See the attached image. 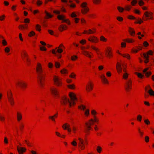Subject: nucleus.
<instances>
[{"mask_svg":"<svg viewBox=\"0 0 154 154\" xmlns=\"http://www.w3.org/2000/svg\"><path fill=\"white\" fill-rule=\"evenodd\" d=\"M35 29L36 31L38 32L41 31V26L38 24H36L35 26Z\"/></svg>","mask_w":154,"mask_h":154,"instance_id":"nucleus-48","label":"nucleus"},{"mask_svg":"<svg viewBox=\"0 0 154 154\" xmlns=\"http://www.w3.org/2000/svg\"><path fill=\"white\" fill-rule=\"evenodd\" d=\"M21 57L22 59L24 60L25 59H26L27 61H29V59L28 58V55L27 52L25 50H23L21 53Z\"/></svg>","mask_w":154,"mask_h":154,"instance_id":"nucleus-17","label":"nucleus"},{"mask_svg":"<svg viewBox=\"0 0 154 154\" xmlns=\"http://www.w3.org/2000/svg\"><path fill=\"white\" fill-rule=\"evenodd\" d=\"M70 16L72 18H76L77 17V15L74 12H72L70 15Z\"/></svg>","mask_w":154,"mask_h":154,"instance_id":"nucleus-60","label":"nucleus"},{"mask_svg":"<svg viewBox=\"0 0 154 154\" xmlns=\"http://www.w3.org/2000/svg\"><path fill=\"white\" fill-rule=\"evenodd\" d=\"M7 97L8 101L11 105L12 106H14L15 104V101L12 91L11 89H9L8 91Z\"/></svg>","mask_w":154,"mask_h":154,"instance_id":"nucleus-4","label":"nucleus"},{"mask_svg":"<svg viewBox=\"0 0 154 154\" xmlns=\"http://www.w3.org/2000/svg\"><path fill=\"white\" fill-rule=\"evenodd\" d=\"M143 22V21L140 18H139L136 20L134 22V23L141 24Z\"/></svg>","mask_w":154,"mask_h":154,"instance_id":"nucleus-52","label":"nucleus"},{"mask_svg":"<svg viewBox=\"0 0 154 154\" xmlns=\"http://www.w3.org/2000/svg\"><path fill=\"white\" fill-rule=\"evenodd\" d=\"M100 78L102 82L105 84H109V82L107 78L104 74H102L100 75Z\"/></svg>","mask_w":154,"mask_h":154,"instance_id":"nucleus-21","label":"nucleus"},{"mask_svg":"<svg viewBox=\"0 0 154 154\" xmlns=\"http://www.w3.org/2000/svg\"><path fill=\"white\" fill-rule=\"evenodd\" d=\"M17 150L19 154H23L26 152V149L25 147H17Z\"/></svg>","mask_w":154,"mask_h":154,"instance_id":"nucleus-26","label":"nucleus"},{"mask_svg":"<svg viewBox=\"0 0 154 154\" xmlns=\"http://www.w3.org/2000/svg\"><path fill=\"white\" fill-rule=\"evenodd\" d=\"M61 1L63 2L66 3L69 2V3L67 4V5L71 8H74L76 7L75 4L73 3L72 1L71 0H61Z\"/></svg>","mask_w":154,"mask_h":154,"instance_id":"nucleus-19","label":"nucleus"},{"mask_svg":"<svg viewBox=\"0 0 154 154\" xmlns=\"http://www.w3.org/2000/svg\"><path fill=\"white\" fill-rule=\"evenodd\" d=\"M53 81L55 85L58 87L62 86L63 83L61 78L58 76L54 75L53 77Z\"/></svg>","mask_w":154,"mask_h":154,"instance_id":"nucleus-6","label":"nucleus"},{"mask_svg":"<svg viewBox=\"0 0 154 154\" xmlns=\"http://www.w3.org/2000/svg\"><path fill=\"white\" fill-rule=\"evenodd\" d=\"M96 32V29L93 28L92 29H89L88 30H84L83 33L86 34H91L95 33Z\"/></svg>","mask_w":154,"mask_h":154,"instance_id":"nucleus-18","label":"nucleus"},{"mask_svg":"<svg viewBox=\"0 0 154 154\" xmlns=\"http://www.w3.org/2000/svg\"><path fill=\"white\" fill-rule=\"evenodd\" d=\"M132 87V81L131 79H129L126 82L125 85V89L127 91H129L131 90Z\"/></svg>","mask_w":154,"mask_h":154,"instance_id":"nucleus-8","label":"nucleus"},{"mask_svg":"<svg viewBox=\"0 0 154 154\" xmlns=\"http://www.w3.org/2000/svg\"><path fill=\"white\" fill-rule=\"evenodd\" d=\"M54 13L58 14L57 18L59 20H62V23H66L68 25H70L71 22L70 20L68 19H66V17L64 15L60 14V12L59 10H54Z\"/></svg>","mask_w":154,"mask_h":154,"instance_id":"nucleus-3","label":"nucleus"},{"mask_svg":"<svg viewBox=\"0 0 154 154\" xmlns=\"http://www.w3.org/2000/svg\"><path fill=\"white\" fill-rule=\"evenodd\" d=\"M58 113H57L53 116H49L48 119L52 121L55 122V119L58 117Z\"/></svg>","mask_w":154,"mask_h":154,"instance_id":"nucleus-27","label":"nucleus"},{"mask_svg":"<svg viewBox=\"0 0 154 154\" xmlns=\"http://www.w3.org/2000/svg\"><path fill=\"white\" fill-rule=\"evenodd\" d=\"M137 121L140 122H141L142 119V116L140 114H138L137 116Z\"/></svg>","mask_w":154,"mask_h":154,"instance_id":"nucleus-44","label":"nucleus"},{"mask_svg":"<svg viewBox=\"0 0 154 154\" xmlns=\"http://www.w3.org/2000/svg\"><path fill=\"white\" fill-rule=\"evenodd\" d=\"M54 65L55 67L57 68H59L61 66L60 63L58 62H55Z\"/></svg>","mask_w":154,"mask_h":154,"instance_id":"nucleus-57","label":"nucleus"},{"mask_svg":"<svg viewBox=\"0 0 154 154\" xmlns=\"http://www.w3.org/2000/svg\"><path fill=\"white\" fill-rule=\"evenodd\" d=\"M5 52L7 54H9V53L10 51V48L9 46H7L5 47L4 49Z\"/></svg>","mask_w":154,"mask_h":154,"instance_id":"nucleus-41","label":"nucleus"},{"mask_svg":"<svg viewBox=\"0 0 154 154\" xmlns=\"http://www.w3.org/2000/svg\"><path fill=\"white\" fill-rule=\"evenodd\" d=\"M100 41L103 42H106L107 41V39L103 35L100 37Z\"/></svg>","mask_w":154,"mask_h":154,"instance_id":"nucleus-46","label":"nucleus"},{"mask_svg":"<svg viewBox=\"0 0 154 154\" xmlns=\"http://www.w3.org/2000/svg\"><path fill=\"white\" fill-rule=\"evenodd\" d=\"M36 71L39 74H41L43 72L42 64L40 62H37L36 66Z\"/></svg>","mask_w":154,"mask_h":154,"instance_id":"nucleus-10","label":"nucleus"},{"mask_svg":"<svg viewBox=\"0 0 154 154\" xmlns=\"http://www.w3.org/2000/svg\"><path fill=\"white\" fill-rule=\"evenodd\" d=\"M91 115L93 116V118L94 117V116H97L96 115L97 114V113L94 109H92L91 111Z\"/></svg>","mask_w":154,"mask_h":154,"instance_id":"nucleus-39","label":"nucleus"},{"mask_svg":"<svg viewBox=\"0 0 154 154\" xmlns=\"http://www.w3.org/2000/svg\"><path fill=\"white\" fill-rule=\"evenodd\" d=\"M86 40L85 39H83L80 41V44L82 45H84L86 43Z\"/></svg>","mask_w":154,"mask_h":154,"instance_id":"nucleus-63","label":"nucleus"},{"mask_svg":"<svg viewBox=\"0 0 154 154\" xmlns=\"http://www.w3.org/2000/svg\"><path fill=\"white\" fill-rule=\"evenodd\" d=\"M5 118L4 116L1 113H0V121L4 122L5 121Z\"/></svg>","mask_w":154,"mask_h":154,"instance_id":"nucleus-50","label":"nucleus"},{"mask_svg":"<svg viewBox=\"0 0 154 154\" xmlns=\"http://www.w3.org/2000/svg\"><path fill=\"white\" fill-rule=\"evenodd\" d=\"M16 86L22 89H25L27 86L26 83L22 80H19L17 81L15 84Z\"/></svg>","mask_w":154,"mask_h":154,"instance_id":"nucleus-7","label":"nucleus"},{"mask_svg":"<svg viewBox=\"0 0 154 154\" xmlns=\"http://www.w3.org/2000/svg\"><path fill=\"white\" fill-rule=\"evenodd\" d=\"M56 135L58 137L64 139L66 137V135L64 134H61L58 131L55 132Z\"/></svg>","mask_w":154,"mask_h":154,"instance_id":"nucleus-34","label":"nucleus"},{"mask_svg":"<svg viewBox=\"0 0 154 154\" xmlns=\"http://www.w3.org/2000/svg\"><path fill=\"white\" fill-rule=\"evenodd\" d=\"M129 32L131 35L134 36L135 34V31L134 29L131 28H129Z\"/></svg>","mask_w":154,"mask_h":154,"instance_id":"nucleus-37","label":"nucleus"},{"mask_svg":"<svg viewBox=\"0 0 154 154\" xmlns=\"http://www.w3.org/2000/svg\"><path fill=\"white\" fill-rule=\"evenodd\" d=\"M68 95L70 99L69 101V107H71L76 104L78 99L76 94L74 92H69Z\"/></svg>","mask_w":154,"mask_h":154,"instance_id":"nucleus-1","label":"nucleus"},{"mask_svg":"<svg viewBox=\"0 0 154 154\" xmlns=\"http://www.w3.org/2000/svg\"><path fill=\"white\" fill-rule=\"evenodd\" d=\"M145 73V76L146 77H148L152 74V72L151 71H149V72H146Z\"/></svg>","mask_w":154,"mask_h":154,"instance_id":"nucleus-59","label":"nucleus"},{"mask_svg":"<svg viewBox=\"0 0 154 154\" xmlns=\"http://www.w3.org/2000/svg\"><path fill=\"white\" fill-rule=\"evenodd\" d=\"M116 69L118 73L120 74L122 72V66L121 63L117 62L116 63Z\"/></svg>","mask_w":154,"mask_h":154,"instance_id":"nucleus-25","label":"nucleus"},{"mask_svg":"<svg viewBox=\"0 0 154 154\" xmlns=\"http://www.w3.org/2000/svg\"><path fill=\"white\" fill-rule=\"evenodd\" d=\"M94 123L93 120L91 118L85 123L86 129L85 132L87 135H89L90 133V131L93 130L92 126L94 125Z\"/></svg>","mask_w":154,"mask_h":154,"instance_id":"nucleus-2","label":"nucleus"},{"mask_svg":"<svg viewBox=\"0 0 154 154\" xmlns=\"http://www.w3.org/2000/svg\"><path fill=\"white\" fill-rule=\"evenodd\" d=\"M123 41L128 43H133L135 42V40L133 38H127L123 40Z\"/></svg>","mask_w":154,"mask_h":154,"instance_id":"nucleus-28","label":"nucleus"},{"mask_svg":"<svg viewBox=\"0 0 154 154\" xmlns=\"http://www.w3.org/2000/svg\"><path fill=\"white\" fill-rule=\"evenodd\" d=\"M62 128L64 130H67L69 133H70L72 131L70 125L69 123H65L63 124L62 125Z\"/></svg>","mask_w":154,"mask_h":154,"instance_id":"nucleus-20","label":"nucleus"},{"mask_svg":"<svg viewBox=\"0 0 154 154\" xmlns=\"http://www.w3.org/2000/svg\"><path fill=\"white\" fill-rule=\"evenodd\" d=\"M127 18L130 20H134L136 18L132 15H128L127 16Z\"/></svg>","mask_w":154,"mask_h":154,"instance_id":"nucleus-64","label":"nucleus"},{"mask_svg":"<svg viewBox=\"0 0 154 154\" xmlns=\"http://www.w3.org/2000/svg\"><path fill=\"white\" fill-rule=\"evenodd\" d=\"M134 74L136 75L139 79H142L145 77L141 73L136 72H135Z\"/></svg>","mask_w":154,"mask_h":154,"instance_id":"nucleus-36","label":"nucleus"},{"mask_svg":"<svg viewBox=\"0 0 154 154\" xmlns=\"http://www.w3.org/2000/svg\"><path fill=\"white\" fill-rule=\"evenodd\" d=\"M57 49V53H61L63 52V49L65 48V47L63 44H60Z\"/></svg>","mask_w":154,"mask_h":154,"instance_id":"nucleus-23","label":"nucleus"},{"mask_svg":"<svg viewBox=\"0 0 154 154\" xmlns=\"http://www.w3.org/2000/svg\"><path fill=\"white\" fill-rule=\"evenodd\" d=\"M116 18L117 20L119 22H122L123 20V18L121 17L118 16Z\"/></svg>","mask_w":154,"mask_h":154,"instance_id":"nucleus-58","label":"nucleus"},{"mask_svg":"<svg viewBox=\"0 0 154 154\" xmlns=\"http://www.w3.org/2000/svg\"><path fill=\"white\" fill-rule=\"evenodd\" d=\"M92 119L93 120L94 123H98L99 122V120L97 116H94V117Z\"/></svg>","mask_w":154,"mask_h":154,"instance_id":"nucleus-56","label":"nucleus"},{"mask_svg":"<svg viewBox=\"0 0 154 154\" xmlns=\"http://www.w3.org/2000/svg\"><path fill=\"white\" fill-rule=\"evenodd\" d=\"M145 90L147 92L150 96L154 97V91L151 88L150 85H148L146 86Z\"/></svg>","mask_w":154,"mask_h":154,"instance_id":"nucleus-15","label":"nucleus"},{"mask_svg":"<svg viewBox=\"0 0 154 154\" xmlns=\"http://www.w3.org/2000/svg\"><path fill=\"white\" fill-rule=\"evenodd\" d=\"M78 108L81 110H84L86 109V107L83 104H81L79 106Z\"/></svg>","mask_w":154,"mask_h":154,"instance_id":"nucleus-47","label":"nucleus"},{"mask_svg":"<svg viewBox=\"0 0 154 154\" xmlns=\"http://www.w3.org/2000/svg\"><path fill=\"white\" fill-rule=\"evenodd\" d=\"M38 82L41 87H43L45 84V77L42 75H40L38 76Z\"/></svg>","mask_w":154,"mask_h":154,"instance_id":"nucleus-11","label":"nucleus"},{"mask_svg":"<svg viewBox=\"0 0 154 154\" xmlns=\"http://www.w3.org/2000/svg\"><path fill=\"white\" fill-rule=\"evenodd\" d=\"M18 28L20 30L27 29L28 28V25L26 24L25 25H20L18 26Z\"/></svg>","mask_w":154,"mask_h":154,"instance_id":"nucleus-31","label":"nucleus"},{"mask_svg":"<svg viewBox=\"0 0 154 154\" xmlns=\"http://www.w3.org/2000/svg\"><path fill=\"white\" fill-rule=\"evenodd\" d=\"M94 84L91 81L88 82L86 86V91L87 92H91L93 89Z\"/></svg>","mask_w":154,"mask_h":154,"instance_id":"nucleus-12","label":"nucleus"},{"mask_svg":"<svg viewBox=\"0 0 154 154\" xmlns=\"http://www.w3.org/2000/svg\"><path fill=\"white\" fill-rule=\"evenodd\" d=\"M79 141L78 146L80 149L82 150H84L85 148V142L82 138H78Z\"/></svg>","mask_w":154,"mask_h":154,"instance_id":"nucleus-9","label":"nucleus"},{"mask_svg":"<svg viewBox=\"0 0 154 154\" xmlns=\"http://www.w3.org/2000/svg\"><path fill=\"white\" fill-rule=\"evenodd\" d=\"M23 119V115L21 112L18 111L16 113V119L17 121L20 122L22 121Z\"/></svg>","mask_w":154,"mask_h":154,"instance_id":"nucleus-14","label":"nucleus"},{"mask_svg":"<svg viewBox=\"0 0 154 154\" xmlns=\"http://www.w3.org/2000/svg\"><path fill=\"white\" fill-rule=\"evenodd\" d=\"M84 115L86 117H88L90 115V110L89 109H87L85 110Z\"/></svg>","mask_w":154,"mask_h":154,"instance_id":"nucleus-45","label":"nucleus"},{"mask_svg":"<svg viewBox=\"0 0 154 154\" xmlns=\"http://www.w3.org/2000/svg\"><path fill=\"white\" fill-rule=\"evenodd\" d=\"M104 52L105 56L107 58L109 59H111L113 57V49L111 47H107L105 50Z\"/></svg>","mask_w":154,"mask_h":154,"instance_id":"nucleus-5","label":"nucleus"},{"mask_svg":"<svg viewBox=\"0 0 154 154\" xmlns=\"http://www.w3.org/2000/svg\"><path fill=\"white\" fill-rule=\"evenodd\" d=\"M96 150L97 152L99 154L101 153L103 151L102 147L100 145H98L96 146Z\"/></svg>","mask_w":154,"mask_h":154,"instance_id":"nucleus-35","label":"nucleus"},{"mask_svg":"<svg viewBox=\"0 0 154 154\" xmlns=\"http://www.w3.org/2000/svg\"><path fill=\"white\" fill-rule=\"evenodd\" d=\"M76 76V75L74 72H72L71 74L69 75L70 78L74 79L75 78Z\"/></svg>","mask_w":154,"mask_h":154,"instance_id":"nucleus-62","label":"nucleus"},{"mask_svg":"<svg viewBox=\"0 0 154 154\" xmlns=\"http://www.w3.org/2000/svg\"><path fill=\"white\" fill-rule=\"evenodd\" d=\"M81 6L82 8H85V10H89L87 6V4L86 2H83L81 5Z\"/></svg>","mask_w":154,"mask_h":154,"instance_id":"nucleus-43","label":"nucleus"},{"mask_svg":"<svg viewBox=\"0 0 154 154\" xmlns=\"http://www.w3.org/2000/svg\"><path fill=\"white\" fill-rule=\"evenodd\" d=\"M152 14L150 12L146 11L144 13V16L146 17L149 18L150 19L152 18Z\"/></svg>","mask_w":154,"mask_h":154,"instance_id":"nucleus-29","label":"nucleus"},{"mask_svg":"<svg viewBox=\"0 0 154 154\" xmlns=\"http://www.w3.org/2000/svg\"><path fill=\"white\" fill-rule=\"evenodd\" d=\"M91 49L95 51V52L100 49L98 47L94 45H91Z\"/></svg>","mask_w":154,"mask_h":154,"instance_id":"nucleus-38","label":"nucleus"},{"mask_svg":"<svg viewBox=\"0 0 154 154\" xmlns=\"http://www.w3.org/2000/svg\"><path fill=\"white\" fill-rule=\"evenodd\" d=\"M45 13L46 14V16L45 18L46 19H49L52 17L53 15H51L49 13L47 12L46 11H45Z\"/></svg>","mask_w":154,"mask_h":154,"instance_id":"nucleus-40","label":"nucleus"},{"mask_svg":"<svg viewBox=\"0 0 154 154\" xmlns=\"http://www.w3.org/2000/svg\"><path fill=\"white\" fill-rule=\"evenodd\" d=\"M51 94L55 97H58L59 95V92L58 90L55 88H52L51 89Z\"/></svg>","mask_w":154,"mask_h":154,"instance_id":"nucleus-22","label":"nucleus"},{"mask_svg":"<svg viewBox=\"0 0 154 154\" xmlns=\"http://www.w3.org/2000/svg\"><path fill=\"white\" fill-rule=\"evenodd\" d=\"M123 57L126 58L127 60H129L131 59L130 55L128 53H123L122 56Z\"/></svg>","mask_w":154,"mask_h":154,"instance_id":"nucleus-33","label":"nucleus"},{"mask_svg":"<svg viewBox=\"0 0 154 154\" xmlns=\"http://www.w3.org/2000/svg\"><path fill=\"white\" fill-rule=\"evenodd\" d=\"M67 28V27L66 25L65 24H61L60 25L59 29L61 32L66 30Z\"/></svg>","mask_w":154,"mask_h":154,"instance_id":"nucleus-30","label":"nucleus"},{"mask_svg":"<svg viewBox=\"0 0 154 154\" xmlns=\"http://www.w3.org/2000/svg\"><path fill=\"white\" fill-rule=\"evenodd\" d=\"M35 34V33L34 31H30L28 34V36L29 37H32L34 36Z\"/></svg>","mask_w":154,"mask_h":154,"instance_id":"nucleus-51","label":"nucleus"},{"mask_svg":"<svg viewBox=\"0 0 154 154\" xmlns=\"http://www.w3.org/2000/svg\"><path fill=\"white\" fill-rule=\"evenodd\" d=\"M67 87L71 89H74L75 88V85L73 84L68 85Z\"/></svg>","mask_w":154,"mask_h":154,"instance_id":"nucleus-49","label":"nucleus"},{"mask_svg":"<svg viewBox=\"0 0 154 154\" xmlns=\"http://www.w3.org/2000/svg\"><path fill=\"white\" fill-rule=\"evenodd\" d=\"M60 72L61 74L66 75L68 73L69 71L67 69L63 68L61 70Z\"/></svg>","mask_w":154,"mask_h":154,"instance_id":"nucleus-32","label":"nucleus"},{"mask_svg":"<svg viewBox=\"0 0 154 154\" xmlns=\"http://www.w3.org/2000/svg\"><path fill=\"white\" fill-rule=\"evenodd\" d=\"M1 44L2 45L4 46H6L8 44L5 38H4V39L2 40Z\"/></svg>","mask_w":154,"mask_h":154,"instance_id":"nucleus-42","label":"nucleus"},{"mask_svg":"<svg viewBox=\"0 0 154 154\" xmlns=\"http://www.w3.org/2000/svg\"><path fill=\"white\" fill-rule=\"evenodd\" d=\"M88 41L91 43H97L99 42L98 38L94 35L89 36L88 38Z\"/></svg>","mask_w":154,"mask_h":154,"instance_id":"nucleus-13","label":"nucleus"},{"mask_svg":"<svg viewBox=\"0 0 154 154\" xmlns=\"http://www.w3.org/2000/svg\"><path fill=\"white\" fill-rule=\"evenodd\" d=\"M137 34L138 35V38L139 39H141L143 37L144 35L143 34H141V32H138Z\"/></svg>","mask_w":154,"mask_h":154,"instance_id":"nucleus-61","label":"nucleus"},{"mask_svg":"<svg viewBox=\"0 0 154 154\" xmlns=\"http://www.w3.org/2000/svg\"><path fill=\"white\" fill-rule=\"evenodd\" d=\"M78 58L77 55H73L71 57V60L72 61H75L77 60Z\"/></svg>","mask_w":154,"mask_h":154,"instance_id":"nucleus-54","label":"nucleus"},{"mask_svg":"<svg viewBox=\"0 0 154 154\" xmlns=\"http://www.w3.org/2000/svg\"><path fill=\"white\" fill-rule=\"evenodd\" d=\"M69 101H70L69 100L67 97L63 96L62 98L61 103L62 104L65 105L68 102L69 103Z\"/></svg>","mask_w":154,"mask_h":154,"instance_id":"nucleus-24","label":"nucleus"},{"mask_svg":"<svg viewBox=\"0 0 154 154\" xmlns=\"http://www.w3.org/2000/svg\"><path fill=\"white\" fill-rule=\"evenodd\" d=\"M144 123L147 125H149L150 124V122L148 119H144Z\"/></svg>","mask_w":154,"mask_h":154,"instance_id":"nucleus-55","label":"nucleus"},{"mask_svg":"<svg viewBox=\"0 0 154 154\" xmlns=\"http://www.w3.org/2000/svg\"><path fill=\"white\" fill-rule=\"evenodd\" d=\"M138 132L139 134L140 135L141 137H142L144 135V132L141 130L140 128L138 129Z\"/></svg>","mask_w":154,"mask_h":154,"instance_id":"nucleus-53","label":"nucleus"},{"mask_svg":"<svg viewBox=\"0 0 154 154\" xmlns=\"http://www.w3.org/2000/svg\"><path fill=\"white\" fill-rule=\"evenodd\" d=\"M82 54L83 55L90 59H91L94 57V55L91 52L86 50L83 51Z\"/></svg>","mask_w":154,"mask_h":154,"instance_id":"nucleus-16","label":"nucleus"}]
</instances>
